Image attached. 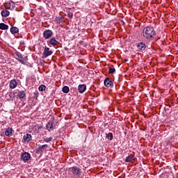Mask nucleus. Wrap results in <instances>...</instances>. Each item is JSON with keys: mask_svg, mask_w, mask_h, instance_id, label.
Listing matches in <instances>:
<instances>
[{"mask_svg": "<svg viewBox=\"0 0 178 178\" xmlns=\"http://www.w3.org/2000/svg\"><path fill=\"white\" fill-rule=\"evenodd\" d=\"M143 35L145 40L152 41L156 37V31L152 26H146L143 29Z\"/></svg>", "mask_w": 178, "mask_h": 178, "instance_id": "1", "label": "nucleus"}, {"mask_svg": "<svg viewBox=\"0 0 178 178\" xmlns=\"http://www.w3.org/2000/svg\"><path fill=\"white\" fill-rule=\"evenodd\" d=\"M70 169L74 176H80L81 175V169L77 166L71 167Z\"/></svg>", "mask_w": 178, "mask_h": 178, "instance_id": "2", "label": "nucleus"}, {"mask_svg": "<svg viewBox=\"0 0 178 178\" xmlns=\"http://www.w3.org/2000/svg\"><path fill=\"white\" fill-rule=\"evenodd\" d=\"M52 54H53V51L51 50H49V47H45L42 54V58L43 59H45V58H48V56H51Z\"/></svg>", "mask_w": 178, "mask_h": 178, "instance_id": "3", "label": "nucleus"}, {"mask_svg": "<svg viewBox=\"0 0 178 178\" xmlns=\"http://www.w3.org/2000/svg\"><path fill=\"white\" fill-rule=\"evenodd\" d=\"M104 84L106 87L113 88V81L111 78H106L104 81Z\"/></svg>", "mask_w": 178, "mask_h": 178, "instance_id": "4", "label": "nucleus"}, {"mask_svg": "<svg viewBox=\"0 0 178 178\" xmlns=\"http://www.w3.org/2000/svg\"><path fill=\"white\" fill-rule=\"evenodd\" d=\"M54 35V32L49 29H47L43 32V37L45 40L51 38Z\"/></svg>", "mask_w": 178, "mask_h": 178, "instance_id": "5", "label": "nucleus"}, {"mask_svg": "<svg viewBox=\"0 0 178 178\" xmlns=\"http://www.w3.org/2000/svg\"><path fill=\"white\" fill-rule=\"evenodd\" d=\"M31 158V156L29 152H24L22 154L21 159L24 162H27V161H29Z\"/></svg>", "mask_w": 178, "mask_h": 178, "instance_id": "6", "label": "nucleus"}, {"mask_svg": "<svg viewBox=\"0 0 178 178\" xmlns=\"http://www.w3.org/2000/svg\"><path fill=\"white\" fill-rule=\"evenodd\" d=\"M47 148H48V145H40L38 149H36V152L38 154H42V152H44Z\"/></svg>", "mask_w": 178, "mask_h": 178, "instance_id": "7", "label": "nucleus"}, {"mask_svg": "<svg viewBox=\"0 0 178 178\" xmlns=\"http://www.w3.org/2000/svg\"><path fill=\"white\" fill-rule=\"evenodd\" d=\"M87 90V86L86 84H81L78 86V91L80 94H83Z\"/></svg>", "mask_w": 178, "mask_h": 178, "instance_id": "8", "label": "nucleus"}, {"mask_svg": "<svg viewBox=\"0 0 178 178\" xmlns=\"http://www.w3.org/2000/svg\"><path fill=\"white\" fill-rule=\"evenodd\" d=\"M15 55L16 56H17L16 59L17 60H18V62H20L22 65H26V63L24 62V60H23V56H22V54H20L19 52H17L15 53Z\"/></svg>", "mask_w": 178, "mask_h": 178, "instance_id": "9", "label": "nucleus"}, {"mask_svg": "<svg viewBox=\"0 0 178 178\" xmlns=\"http://www.w3.org/2000/svg\"><path fill=\"white\" fill-rule=\"evenodd\" d=\"M136 158L134 154H130L129 156H127L125 159L124 162H131L133 163L134 161H136Z\"/></svg>", "mask_w": 178, "mask_h": 178, "instance_id": "10", "label": "nucleus"}, {"mask_svg": "<svg viewBox=\"0 0 178 178\" xmlns=\"http://www.w3.org/2000/svg\"><path fill=\"white\" fill-rule=\"evenodd\" d=\"M48 45H53V47H56L59 44V42L55 39V38H51L47 42Z\"/></svg>", "mask_w": 178, "mask_h": 178, "instance_id": "11", "label": "nucleus"}, {"mask_svg": "<svg viewBox=\"0 0 178 178\" xmlns=\"http://www.w3.org/2000/svg\"><path fill=\"white\" fill-rule=\"evenodd\" d=\"M136 47L140 51H145V49L147 48V45L143 42L138 43Z\"/></svg>", "mask_w": 178, "mask_h": 178, "instance_id": "12", "label": "nucleus"}, {"mask_svg": "<svg viewBox=\"0 0 178 178\" xmlns=\"http://www.w3.org/2000/svg\"><path fill=\"white\" fill-rule=\"evenodd\" d=\"M54 124H55V122H54L53 121H49V122L46 125L47 130H48V131L54 130Z\"/></svg>", "mask_w": 178, "mask_h": 178, "instance_id": "13", "label": "nucleus"}, {"mask_svg": "<svg viewBox=\"0 0 178 178\" xmlns=\"http://www.w3.org/2000/svg\"><path fill=\"white\" fill-rule=\"evenodd\" d=\"M13 129L12 128H7L5 131L6 137H12L13 136Z\"/></svg>", "mask_w": 178, "mask_h": 178, "instance_id": "14", "label": "nucleus"}, {"mask_svg": "<svg viewBox=\"0 0 178 178\" xmlns=\"http://www.w3.org/2000/svg\"><path fill=\"white\" fill-rule=\"evenodd\" d=\"M23 138L26 143H30L33 140V136L30 134H26L24 136Z\"/></svg>", "mask_w": 178, "mask_h": 178, "instance_id": "15", "label": "nucleus"}, {"mask_svg": "<svg viewBox=\"0 0 178 178\" xmlns=\"http://www.w3.org/2000/svg\"><path fill=\"white\" fill-rule=\"evenodd\" d=\"M9 87H10V88H12L13 90L14 88H16V87H17V81H16V79H13L10 81V82L9 83Z\"/></svg>", "mask_w": 178, "mask_h": 178, "instance_id": "16", "label": "nucleus"}, {"mask_svg": "<svg viewBox=\"0 0 178 178\" xmlns=\"http://www.w3.org/2000/svg\"><path fill=\"white\" fill-rule=\"evenodd\" d=\"M17 97L19 98V99H23V98H25L26 97V92H24V90L19 91Z\"/></svg>", "mask_w": 178, "mask_h": 178, "instance_id": "17", "label": "nucleus"}, {"mask_svg": "<svg viewBox=\"0 0 178 178\" xmlns=\"http://www.w3.org/2000/svg\"><path fill=\"white\" fill-rule=\"evenodd\" d=\"M1 15L3 17H8L10 15L9 10H3L1 11Z\"/></svg>", "mask_w": 178, "mask_h": 178, "instance_id": "18", "label": "nucleus"}, {"mask_svg": "<svg viewBox=\"0 0 178 178\" xmlns=\"http://www.w3.org/2000/svg\"><path fill=\"white\" fill-rule=\"evenodd\" d=\"M10 31L12 34H17V33H19V28L13 26L10 28Z\"/></svg>", "mask_w": 178, "mask_h": 178, "instance_id": "19", "label": "nucleus"}, {"mask_svg": "<svg viewBox=\"0 0 178 178\" xmlns=\"http://www.w3.org/2000/svg\"><path fill=\"white\" fill-rule=\"evenodd\" d=\"M8 29H9V26L4 23H0V30H8Z\"/></svg>", "mask_w": 178, "mask_h": 178, "instance_id": "20", "label": "nucleus"}, {"mask_svg": "<svg viewBox=\"0 0 178 178\" xmlns=\"http://www.w3.org/2000/svg\"><path fill=\"white\" fill-rule=\"evenodd\" d=\"M62 91L65 94H67L70 91V89L69 88V86H65L64 87H63Z\"/></svg>", "mask_w": 178, "mask_h": 178, "instance_id": "21", "label": "nucleus"}, {"mask_svg": "<svg viewBox=\"0 0 178 178\" xmlns=\"http://www.w3.org/2000/svg\"><path fill=\"white\" fill-rule=\"evenodd\" d=\"M106 138H108V140H110L111 141V140H113V134L112 133L106 134Z\"/></svg>", "mask_w": 178, "mask_h": 178, "instance_id": "22", "label": "nucleus"}, {"mask_svg": "<svg viewBox=\"0 0 178 178\" xmlns=\"http://www.w3.org/2000/svg\"><path fill=\"white\" fill-rule=\"evenodd\" d=\"M115 72H116V70L115 69V67H110L108 68L109 74H113V73H115Z\"/></svg>", "mask_w": 178, "mask_h": 178, "instance_id": "23", "label": "nucleus"}, {"mask_svg": "<svg viewBox=\"0 0 178 178\" xmlns=\"http://www.w3.org/2000/svg\"><path fill=\"white\" fill-rule=\"evenodd\" d=\"M53 138L52 136L49 137V138H43V141H44V143H51V141H52Z\"/></svg>", "mask_w": 178, "mask_h": 178, "instance_id": "24", "label": "nucleus"}, {"mask_svg": "<svg viewBox=\"0 0 178 178\" xmlns=\"http://www.w3.org/2000/svg\"><path fill=\"white\" fill-rule=\"evenodd\" d=\"M45 88H47V86L45 85H40L38 88L39 91H45Z\"/></svg>", "mask_w": 178, "mask_h": 178, "instance_id": "25", "label": "nucleus"}, {"mask_svg": "<svg viewBox=\"0 0 178 178\" xmlns=\"http://www.w3.org/2000/svg\"><path fill=\"white\" fill-rule=\"evenodd\" d=\"M33 98H35V99H38V92H35L34 93H33Z\"/></svg>", "mask_w": 178, "mask_h": 178, "instance_id": "26", "label": "nucleus"}, {"mask_svg": "<svg viewBox=\"0 0 178 178\" xmlns=\"http://www.w3.org/2000/svg\"><path fill=\"white\" fill-rule=\"evenodd\" d=\"M67 17H70V19L73 18V13H68Z\"/></svg>", "mask_w": 178, "mask_h": 178, "instance_id": "27", "label": "nucleus"}, {"mask_svg": "<svg viewBox=\"0 0 178 178\" xmlns=\"http://www.w3.org/2000/svg\"><path fill=\"white\" fill-rule=\"evenodd\" d=\"M19 45H24V40H21L19 42Z\"/></svg>", "mask_w": 178, "mask_h": 178, "instance_id": "28", "label": "nucleus"}, {"mask_svg": "<svg viewBox=\"0 0 178 178\" xmlns=\"http://www.w3.org/2000/svg\"><path fill=\"white\" fill-rule=\"evenodd\" d=\"M58 22H63V17H59L58 18Z\"/></svg>", "mask_w": 178, "mask_h": 178, "instance_id": "29", "label": "nucleus"}]
</instances>
